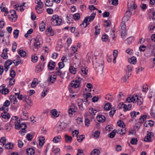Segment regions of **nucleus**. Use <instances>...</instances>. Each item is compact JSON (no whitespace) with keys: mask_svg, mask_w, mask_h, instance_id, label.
Returning a JSON list of instances; mask_svg holds the SVG:
<instances>
[{"mask_svg":"<svg viewBox=\"0 0 155 155\" xmlns=\"http://www.w3.org/2000/svg\"><path fill=\"white\" fill-rule=\"evenodd\" d=\"M13 63L15 64V66H17L19 64H22L23 63V61L21 60L16 61L15 60L13 61Z\"/></svg>","mask_w":155,"mask_h":155,"instance_id":"obj_41","label":"nucleus"},{"mask_svg":"<svg viewBox=\"0 0 155 155\" xmlns=\"http://www.w3.org/2000/svg\"><path fill=\"white\" fill-rule=\"evenodd\" d=\"M103 64L104 61L102 57L99 58L98 57L96 58L95 62L93 63V65L97 74H101L103 73L104 68Z\"/></svg>","mask_w":155,"mask_h":155,"instance_id":"obj_2","label":"nucleus"},{"mask_svg":"<svg viewBox=\"0 0 155 155\" xmlns=\"http://www.w3.org/2000/svg\"><path fill=\"white\" fill-rule=\"evenodd\" d=\"M137 5L135 4L134 1H129L128 3V10L126 12L125 15L123 17L122 22L120 25V31L122 38H125L127 35L125 23L128 20L131 15L135 14V9L137 8Z\"/></svg>","mask_w":155,"mask_h":155,"instance_id":"obj_1","label":"nucleus"},{"mask_svg":"<svg viewBox=\"0 0 155 155\" xmlns=\"http://www.w3.org/2000/svg\"><path fill=\"white\" fill-rule=\"evenodd\" d=\"M45 24L43 22H42L40 24L39 29L40 31H44L45 29Z\"/></svg>","mask_w":155,"mask_h":155,"instance_id":"obj_44","label":"nucleus"},{"mask_svg":"<svg viewBox=\"0 0 155 155\" xmlns=\"http://www.w3.org/2000/svg\"><path fill=\"white\" fill-rule=\"evenodd\" d=\"M78 104L79 107V109L81 110H83L84 109V105L86 103H87L85 101H83L82 99H79L78 100Z\"/></svg>","mask_w":155,"mask_h":155,"instance_id":"obj_6","label":"nucleus"},{"mask_svg":"<svg viewBox=\"0 0 155 155\" xmlns=\"http://www.w3.org/2000/svg\"><path fill=\"white\" fill-rule=\"evenodd\" d=\"M130 116L132 118V120L133 121V119L136 116V112L135 111H134L130 112Z\"/></svg>","mask_w":155,"mask_h":155,"instance_id":"obj_56","label":"nucleus"},{"mask_svg":"<svg viewBox=\"0 0 155 155\" xmlns=\"http://www.w3.org/2000/svg\"><path fill=\"white\" fill-rule=\"evenodd\" d=\"M97 119L98 122H103L105 121V117L102 115H99L98 117H97Z\"/></svg>","mask_w":155,"mask_h":155,"instance_id":"obj_27","label":"nucleus"},{"mask_svg":"<svg viewBox=\"0 0 155 155\" xmlns=\"http://www.w3.org/2000/svg\"><path fill=\"white\" fill-rule=\"evenodd\" d=\"M81 72L82 74H86L88 72V70L87 67H83L81 69Z\"/></svg>","mask_w":155,"mask_h":155,"instance_id":"obj_53","label":"nucleus"},{"mask_svg":"<svg viewBox=\"0 0 155 155\" xmlns=\"http://www.w3.org/2000/svg\"><path fill=\"white\" fill-rule=\"evenodd\" d=\"M13 147V144L11 143L5 144V147L6 149H11Z\"/></svg>","mask_w":155,"mask_h":155,"instance_id":"obj_37","label":"nucleus"},{"mask_svg":"<svg viewBox=\"0 0 155 155\" xmlns=\"http://www.w3.org/2000/svg\"><path fill=\"white\" fill-rule=\"evenodd\" d=\"M0 9L2 12H6L8 11V9L5 7V5L4 3H2V5L0 6Z\"/></svg>","mask_w":155,"mask_h":155,"instance_id":"obj_29","label":"nucleus"},{"mask_svg":"<svg viewBox=\"0 0 155 155\" xmlns=\"http://www.w3.org/2000/svg\"><path fill=\"white\" fill-rule=\"evenodd\" d=\"M153 136V133L150 132L148 133L147 136L145 137L144 140L146 142H150L151 141V137Z\"/></svg>","mask_w":155,"mask_h":155,"instance_id":"obj_16","label":"nucleus"},{"mask_svg":"<svg viewBox=\"0 0 155 155\" xmlns=\"http://www.w3.org/2000/svg\"><path fill=\"white\" fill-rule=\"evenodd\" d=\"M64 138L65 142L68 143H71L72 140V137L68 135L67 134L65 135Z\"/></svg>","mask_w":155,"mask_h":155,"instance_id":"obj_19","label":"nucleus"},{"mask_svg":"<svg viewBox=\"0 0 155 155\" xmlns=\"http://www.w3.org/2000/svg\"><path fill=\"white\" fill-rule=\"evenodd\" d=\"M125 127V124L122 120H119L117 122V128Z\"/></svg>","mask_w":155,"mask_h":155,"instance_id":"obj_21","label":"nucleus"},{"mask_svg":"<svg viewBox=\"0 0 155 155\" xmlns=\"http://www.w3.org/2000/svg\"><path fill=\"white\" fill-rule=\"evenodd\" d=\"M56 80V78L55 77V75L53 76L51 75L50 76L48 79V81H50L52 83H54Z\"/></svg>","mask_w":155,"mask_h":155,"instance_id":"obj_33","label":"nucleus"},{"mask_svg":"<svg viewBox=\"0 0 155 155\" xmlns=\"http://www.w3.org/2000/svg\"><path fill=\"white\" fill-rule=\"evenodd\" d=\"M15 66L12 67L10 70V76L12 78H14L15 76V71L13 70V68H15Z\"/></svg>","mask_w":155,"mask_h":155,"instance_id":"obj_36","label":"nucleus"},{"mask_svg":"<svg viewBox=\"0 0 155 155\" xmlns=\"http://www.w3.org/2000/svg\"><path fill=\"white\" fill-rule=\"evenodd\" d=\"M61 22V19L57 15L53 16L51 19V23L53 26L59 25Z\"/></svg>","mask_w":155,"mask_h":155,"instance_id":"obj_5","label":"nucleus"},{"mask_svg":"<svg viewBox=\"0 0 155 155\" xmlns=\"http://www.w3.org/2000/svg\"><path fill=\"white\" fill-rule=\"evenodd\" d=\"M117 133L123 135L126 132V130L125 127H121L120 128H117Z\"/></svg>","mask_w":155,"mask_h":155,"instance_id":"obj_15","label":"nucleus"},{"mask_svg":"<svg viewBox=\"0 0 155 155\" xmlns=\"http://www.w3.org/2000/svg\"><path fill=\"white\" fill-rule=\"evenodd\" d=\"M25 99L26 103L29 106L32 105V103L30 98L28 96H25L23 97Z\"/></svg>","mask_w":155,"mask_h":155,"instance_id":"obj_25","label":"nucleus"},{"mask_svg":"<svg viewBox=\"0 0 155 155\" xmlns=\"http://www.w3.org/2000/svg\"><path fill=\"white\" fill-rule=\"evenodd\" d=\"M69 71L70 73L74 74H75L76 73V71H77L76 69L73 66H71L70 67Z\"/></svg>","mask_w":155,"mask_h":155,"instance_id":"obj_38","label":"nucleus"},{"mask_svg":"<svg viewBox=\"0 0 155 155\" xmlns=\"http://www.w3.org/2000/svg\"><path fill=\"white\" fill-rule=\"evenodd\" d=\"M46 34L48 35L52 36L54 35V33L51 28L49 27L46 31Z\"/></svg>","mask_w":155,"mask_h":155,"instance_id":"obj_14","label":"nucleus"},{"mask_svg":"<svg viewBox=\"0 0 155 155\" xmlns=\"http://www.w3.org/2000/svg\"><path fill=\"white\" fill-rule=\"evenodd\" d=\"M2 94L6 95L9 93V90L7 88H5L3 86H1L0 88V93Z\"/></svg>","mask_w":155,"mask_h":155,"instance_id":"obj_11","label":"nucleus"},{"mask_svg":"<svg viewBox=\"0 0 155 155\" xmlns=\"http://www.w3.org/2000/svg\"><path fill=\"white\" fill-rule=\"evenodd\" d=\"M43 42V40L40 35H38L35 39L34 42V46L35 48L34 49V51H36L38 48L40 47V46Z\"/></svg>","mask_w":155,"mask_h":155,"instance_id":"obj_4","label":"nucleus"},{"mask_svg":"<svg viewBox=\"0 0 155 155\" xmlns=\"http://www.w3.org/2000/svg\"><path fill=\"white\" fill-rule=\"evenodd\" d=\"M110 36L113 40H114L115 38V30L113 29H111V30L110 33Z\"/></svg>","mask_w":155,"mask_h":155,"instance_id":"obj_45","label":"nucleus"},{"mask_svg":"<svg viewBox=\"0 0 155 155\" xmlns=\"http://www.w3.org/2000/svg\"><path fill=\"white\" fill-rule=\"evenodd\" d=\"M67 127V124L65 123H62L60 125H59L58 127L61 128V129L60 130H64L65 128Z\"/></svg>","mask_w":155,"mask_h":155,"instance_id":"obj_52","label":"nucleus"},{"mask_svg":"<svg viewBox=\"0 0 155 155\" xmlns=\"http://www.w3.org/2000/svg\"><path fill=\"white\" fill-rule=\"evenodd\" d=\"M18 54L22 57H25L26 56V52L23 50H20L18 51Z\"/></svg>","mask_w":155,"mask_h":155,"instance_id":"obj_32","label":"nucleus"},{"mask_svg":"<svg viewBox=\"0 0 155 155\" xmlns=\"http://www.w3.org/2000/svg\"><path fill=\"white\" fill-rule=\"evenodd\" d=\"M37 80V79L36 78H34L31 84V86L32 87H36V86L37 84H38V83H37L36 82V80Z\"/></svg>","mask_w":155,"mask_h":155,"instance_id":"obj_61","label":"nucleus"},{"mask_svg":"<svg viewBox=\"0 0 155 155\" xmlns=\"http://www.w3.org/2000/svg\"><path fill=\"white\" fill-rule=\"evenodd\" d=\"M60 149L58 148L55 147H53L52 149V151L55 154H57L59 153L60 151Z\"/></svg>","mask_w":155,"mask_h":155,"instance_id":"obj_49","label":"nucleus"},{"mask_svg":"<svg viewBox=\"0 0 155 155\" xmlns=\"http://www.w3.org/2000/svg\"><path fill=\"white\" fill-rule=\"evenodd\" d=\"M45 138L44 137H41L39 139V144L40 146H43L45 143Z\"/></svg>","mask_w":155,"mask_h":155,"instance_id":"obj_43","label":"nucleus"},{"mask_svg":"<svg viewBox=\"0 0 155 155\" xmlns=\"http://www.w3.org/2000/svg\"><path fill=\"white\" fill-rule=\"evenodd\" d=\"M99 150L97 149H95L92 151L91 153V155H98L100 153Z\"/></svg>","mask_w":155,"mask_h":155,"instance_id":"obj_42","label":"nucleus"},{"mask_svg":"<svg viewBox=\"0 0 155 155\" xmlns=\"http://www.w3.org/2000/svg\"><path fill=\"white\" fill-rule=\"evenodd\" d=\"M58 65V69H61L64 67V62H59Z\"/></svg>","mask_w":155,"mask_h":155,"instance_id":"obj_63","label":"nucleus"},{"mask_svg":"<svg viewBox=\"0 0 155 155\" xmlns=\"http://www.w3.org/2000/svg\"><path fill=\"white\" fill-rule=\"evenodd\" d=\"M35 9L38 14H41L43 11L42 8H38V6H35Z\"/></svg>","mask_w":155,"mask_h":155,"instance_id":"obj_55","label":"nucleus"},{"mask_svg":"<svg viewBox=\"0 0 155 155\" xmlns=\"http://www.w3.org/2000/svg\"><path fill=\"white\" fill-rule=\"evenodd\" d=\"M73 17V18L75 20H78L80 19V14L79 13H77L74 14L73 15H71V17Z\"/></svg>","mask_w":155,"mask_h":155,"instance_id":"obj_39","label":"nucleus"},{"mask_svg":"<svg viewBox=\"0 0 155 155\" xmlns=\"http://www.w3.org/2000/svg\"><path fill=\"white\" fill-rule=\"evenodd\" d=\"M96 14L95 13H92L91 14L90 16L88 17V20L89 19V21H92L94 19Z\"/></svg>","mask_w":155,"mask_h":155,"instance_id":"obj_40","label":"nucleus"},{"mask_svg":"<svg viewBox=\"0 0 155 155\" xmlns=\"http://www.w3.org/2000/svg\"><path fill=\"white\" fill-rule=\"evenodd\" d=\"M55 74L56 76H60L61 78L63 79L64 77L65 73H63L61 71V69L57 68Z\"/></svg>","mask_w":155,"mask_h":155,"instance_id":"obj_10","label":"nucleus"},{"mask_svg":"<svg viewBox=\"0 0 155 155\" xmlns=\"http://www.w3.org/2000/svg\"><path fill=\"white\" fill-rule=\"evenodd\" d=\"M11 12L12 13L11 15V16L8 15V18L12 21L15 22L17 19L16 12L15 10H12L11 11Z\"/></svg>","mask_w":155,"mask_h":155,"instance_id":"obj_7","label":"nucleus"},{"mask_svg":"<svg viewBox=\"0 0 155 155\" xmlns=\"http://www.w3.org/2000/svg\"><path fill=\"white\" fill-rule=\"evenodd\" d=\"M71 17H72L71 15H68L67 16V22L68 24L70 23L72 21V19L70 18Z\"/></svg>","mask_w":155,"mask_h":155,"instance_id":"obj_60","label":"nucleus"},{"mask_svg":"<svg viewBox=\"0 0 155 155\" xmlns=\"http://www.w3.org/2000/svg\"><path fill=\"white\" fill-rule=\"evenodd\" d=\"M56 65V63L55 62L51 61L49 62L48 65V70L50 71H52L54 69Z\"/></svg>","mask_w":155,"mask_h":155,"instance_id":"obj_9","label":"nucleus"},{"mask_svg":"<svg viewBox=\"0 0 155 155\" xmlns=\"http://www.w3.org/2000/svg\"><path fill=\"white\" fill-rule=\"evenodd\" d=\"M17 44L16 42H13L12 48V50L13 52H15V50L17 47Z\"/></svg>","mask_w":155,"mask_h":155,"instance_id":"obj_62","label":"nucleus"},{"mask_svg":"<svg viewBox=\"0 0 155 155\" xmlns=\"http://www.w3.org/2000/svg\"><path fill=\"white\" fill-rule=\"evenodd\" d=\"M152 54V53L150 49H148L147 50L145 53L144 54V55L146 57L150 56Z\"/></svg>","mask_w":155,"mask_h":155,"instance_id":"obj_50","label":"nucleus"},{"mask_svg":"<svg viewBox=\"0 0 155 155\" xmlns=\"http://www.w3.org/2000/svg\"><path fill=\"white\" fill-rule=\"evenodd\" d=\"M61 137L59 135L54 137L53 138V141L54 143H57L61 142Z\"/></svg>","mask_w":155,"mask_h":155,"instance_id":"obj_26","label":"nucleus"},{"mask_svg":"<svg viewBox=\"0 0 155 155\" xmlns=\"http://www.w3.org/2000/svg\"><path fill=\"white\" fill-rule=\"evenodd\" d=\"M19 31L18 29H16L14 30L13 31V34L14 37L15 38H18Z\"/></svg>","mask_w":155,"mask_h":155,"instance_id":"obj_48","label":"nucleus"},{"mask_svg":"<svg viewBox=\"0 0 155 155\" xmlns=\"http://www.w3.org/2000/svg\"><path fill=\"white\" fill-rule=\"evenodd\" d=\"M153 125V122L150 120L146 121L144 124V126L146 127H151Z\"/></svg>","mask_w":155,"mask_h":155,"instance_id":"obj_24","label":"nucleus"},{"mask_svg":"<svg viewBox=\"0 0 155 155\" xmlns=\"http://www.w3.org/2000/svg\"><path fill=\"white\" fill-rule=\"evenodd\" d=\"M133 68L132 65L130 64L127 66L126 69V74L130 76L131 74V72Z\"/></svg>","mask_w":155,"mask_h":155,"instance_id":"obj_8","label":"nucleus"},{"mask_svg":"<svg viewBox=\"0 0 155 155\" xmlns=\"http://www.w3.org/2000/svg\"><path fill=\"white\" fill-rule=\"evenodd\" d=\"M1 117L4 119L8 120L9 119L10 117V115L6 112L4 111V112L2 113Z\"/></svg>","mask_w":155,"mask_h":155,"instance_id":"obj_18","label":"nucleus"},{"mask_svg":"<svg viewBox=\"0 0 155 155\" xmlns=\"http://www.w3.org/2000/svg\"><path fill=\"white\" fill-rule=\"evenodd\" d=\"M85 136L84 135H81L80 136L77 137V140L79 142H81L84 139Z\"/></svg>","mask_w":155,"mask_h":155,"instance_id":"obj_51","label":"nucleus"},{"mask_svg":"<svg viewBox=\"0 0 155 155\" xmlns=\"http://www.w3.org/2000/svg\"><path fill=\"white\" fill-rule=\"evenodd\" d=\"M82 80V78H81L80 77H78L76 80L72 81L71 84V88H69L70 91L72 92H72L71 91L72 89L73 88L75 89L78 87L81 84V82Z\"/></svg>","mask_w":155,"mask_h":155,"instance_id":"obj_3","label":"nucleus"},{"mask_svg":"<svg viewBox=\"0 0 155 155\" xmlns=\"http://www.w3.org/2000/svg\"><path fill=\"white\" fill-rule=\"evenodd\" d=\"M88 21V17H86L83 22L80 25L81 26L82 28H85L86 27L87 25L89 24L87 23Z\"/></svg>","mask_w":155,"mask_h":155,"instance_id":"obj_12","label":"nucleus"},{"mask_svg":"<svg viewBox=\"0 0 155 155\" xmlns=\"http://www.w3.org/2000/svg\"><path fill=\"white\" fill-rule=\"evenodd\" d=\"M132 105L131 104H129L127 105L125 104L123 106V110L124 112L127 110H130L131 109Z\"/></svg>","mask_w":155,"mask_h":155,"instance_id":"obj_20","label":"nucleus"},{"mask_svg":"<svg viewBox=\"0 0 155 155\" xmlns=\"http://www.w3.org/2000/svg\"><path fill=\"white\" fill-rule=\"evenodd\" d=\"M134 37L133 36H131L127 38L126 40V43L128 45L131 44L134 41Z\"/></svg>","mask_w":155,"mask_h":155,"instance_id":"obj_28","label":"nucleus"},{"mask_svg":"<svg viewBox=\"0 0 155 155\" xmlns=\"http://www.w3.org/2000/svg\"><path fill=\"white\" fill-rule=\"evenodd\" d=\"M111 108L110 104L109 103H106L104 107V109L106 111L109 110Z\"/></svg>","mask_w":155,"mask_h":155,"instance_id":"obj_46","label":"nucleus"},{"mask_svg":"<svg viewBox=\"0 0 155 155\" xmlns=\"http://www.w3.org/2000/svg\"><path fill=\"white\" fill-rule=\"evenodd\" d=\"M51 113L55 117H57L59 115V114L58 113L56 110L53 109L51 111Z\"/></svg>","mask_w":155,"mask_h":155,"instance_id":"obj_35","label":"nucleus"},{"mask_svg":"<svg viewBox=\"0 0 155 155\" xmlns=\"http://www.w3.org/2000/svg\"><path fill=\"white\" fill-rule=\"evenodd\" d=\"M130 76H128V75L125 74L124 77L122 78L121 79V81L122 82H126L127 80L129 78Z\"/></svg>","mask_w":155,"mask_h":155,"instance_id":"obj_47","label":"nucleus"},{"mask_svg":"<svg viewBox=\"0 0 155 155\" xmlns=\"http://www.w3.org/2000/svg\"><path fill=\"white\" fill-rule=\"evenodd\" d=\"M135 97H136L137 101L136 102H137V105L139 106L141 105L143 102V98L141 97H138L137 95H135Z\"/></svg>","mask_w":155,"mask_h":155,"instance_id":"obj_13","label":"nucleus"},{"mask_svg":"<svg viewBox=\"0 0 155 155\" xmlns=\"http://www.w3.org/2000/svg\"><path fill=\"white\" fill-rule=\"evenodd\" d=\"M136 97H135V95H134L131 97H129L126 99V102L128 103L130 102H134L136 101Z\"/></svg>","mask_w":155,"mask_h":155,"instance_id":"obj_22","label":"nucleus"},{"mask_svg":"<svg viewBox=\"0 0 155 155\" xmlns=\"http://www.w3.org/2000/svg\"><path fill=\"white\" fill-rule=\"evenodd\" d=\"M129 62L132 64H135L136 63V58L134 57H133L129 59Z\"/></svg>","mask_w":155,"mask_h":155,"instance_id":"obj_34","label":"nucleus"},{"mask_svg":"<svg viewBox=\"0 0 155 155\" xmlns=\"http://www.w3.org/2000/svg\"><path fill=\"white\" fill-rule=\"evenodd\" d=\"M84 116L85 117V125L87 127H88L90 124V120L87 118V114L85 113L84 114Z\"/></svg>","mask_w":155,"mask_h":155,"instance_id":"obj_30","label":"nucleus"},{"mask_svg":"<svg viewBox=\"0 0 155 155\" xmlns=\"http://www.w3.org/2000/svg\"><path fill=\"white\" fill-rule=\"evenodd\" d=\"M6 139L5 137H2L0 140V144L1 145L3 146L6 143Z\"/></svg>","mask_w":155,"mask_h":155,"instance_id":"obj_58","label":"nucleus"},{"mask_svg":"<svg viewBox=\"0 0 155 155\" xmlns=\"http://www.w3.org/2000/svg\"><path fill=\"white\" fill-rule=\"evenodd\" d=\"M114 131H116V130H114L110 133L109 134V137L113 138L115 136L116 134L115 132H114Z\"/></svg>","mask_w":155,"mask_h":155,"instance_id":"obj_64","label":"nucleus"},{"mask_svg":"<svg viewBox=\"0 0 155 155\" xmlns=\"http://www.w3.org/2000/svg\"><path fill=\"white\" fill-rule=\"evenodd\" d=\"M147 117L146 115H144L141 116L140 118V120L141 123H143L146 120Z\"/></svg>","mask_w":155,"mask_h":155,"instance_id":"obj_59","label":"nucleus"},{"mask_svg":"<svg viewBox=\"0 0 155 155\" xmlns=\"http://www.w3.org/2000/svg\"><path fill=\"white\" fill-rule=\"evenodd\" d=\"M149 15H152V20L155 22V12L153 9H150L148 11Z\"/></svg>","mask_w":155,"mask_h":155,"instance_id":"obj_17","label":"nucleus"},{"mask_svg":"<svg viewBox=\"0 0 155 155\" xmlns=\"http://www.w3.org/2000/svg\"><path fill=\"white\" fill-rule=\"evenodd\" d=\"M27 153L28 155H34L35 153V151L32 148H29L27 149Z\"/></svg>","mask_w":155,"mask_h":155,"instance_id":"obj_31","label":"nucleus"},{"mask_svg":"<svg viewBox=\"0 0 155 155\" xmlns=\"http://www.w3.org/2000/svg\"><path fill=\"white\" fill-rule=\"evenodd\" d=\"M9 99L11 102L14 104L17 102V97L15 95H11L9 97Z\"/></svg>","mask_w":155,"mask_h":155,"instance_id":"obj_23","label":"nucleus"},{"mask_svg":"<svg viewBox=\"0 0 155 155\" xmlns=\"http://www.w3.org/2000/svg\"><path fill=\"white\" fill-rule=\"evenodd\" d=\"M98 26L97 25H96L95 26V31L94 34L96 35H98L99 34L100 32V28H98Z\"/></svg>","mask_w":155,"mask_h":155,"instance_id":"obj_54","label":"nucleus"},{"mask_svg":"<svg viewBox=\"0 0 155 155\" xmlns=\"http://www.w3.org/2000/svg\"><path fill=\"white\" fill-rule=\"evenodd\" d=\"M38 57L35 55H32L31 57V61L33 62H36L37 61Z\"/></svg>","mask_w":155,"mask_h":155,"instance_id":"obj_57","label":"nucleus"}]
</instances>
